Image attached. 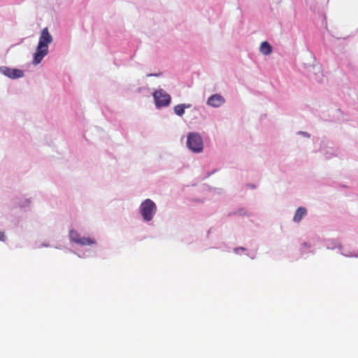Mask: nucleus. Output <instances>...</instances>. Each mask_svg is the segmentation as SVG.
Segmentation results:
<instances>
[{
  "mask_svg": "<svg viewBox=\"0 0 358 358\" xmlns=\"http://www.w3.org/2000/svg\"><path fill=\"white\" fill-rule=\"evenodd\" d=\"M0 73L11 78L16 79L24 76V71L17 69H11L7 66H1Z\"/></svg>",
  "mask_w": 358,
  "mask_h": 358,
  "instance_id": "5",
  "label": "nucleus"
},
{
  "mask_svg": "<svg viewBox=\"0 0 358 358\" xmlns=\"http://www.w3.org/2000/svg\"><path fill=\"white\" fill-rule=\"evenodd\" d=\"M95 243H96V241L92 238H87V237H80L78 244L81 245H93Z\"/></svg>",
  "mask_w": 358,
  "mask_h": 358,
  "instance_id": "9",
  "label": "nucleus"
},
{
  "mask_svg": "<svg viewBox=\"0 0 358 358\" xmlns=\"http://www.w3.org/2000/svg\"><path fill=\"white\" fill-rule=\"evenodd\" d=\"M187 145L194 152H200L203 150V141L201 136L196 133H190L187 136Z\"/></svg>",
  "mask_w": 358,
  "mask_h": 358,
  "instance_id": "3",
  "label": "nucleus"
},
{
  "mask_svg": "<svg viewBox=\"0 0 358 358\" xmlns=\"http://www.w3.org/2000/svg\"><path fill=\"white\" fill-rule=\"evenodd\" d=\"M52 38L48 28H44L41 34L36 52L34 57V63L38 64L48 52V45L52 43Z\"/></svg>",
  "mask_w": 358,
  "mask_h": 358,
  "instance_id": "1",
  "label": "nucleus"
},
{
  "mask_svg": "<svg viewBox=\"0 0 358 358\" xmlns=\"http://www.w3.org/2000/svg\"><path fill=\"white\" fill-rule=\"evenodd\" d=\"M140 211L143 220L149 222L153 218L157 211V206L152 200L147 199L142 202Z\"/></svg>",
  "mask_w": 358,
  "mask_h": 358,
  "instance_id": "2",
  "label": "nucleus"
},
{
  "mask_svg": "<svg viewBox=\"0 0 358 358\" xmlns=\"http://www.w3.org/2000/svg\"><path fill=\"white\" fill-rule=\"evenodd\" d=\"M307 210L303 207H299L295 212L293 220L295 222H299L301 219L306 215Z\"/></svg>",
  "mask_w": 358,
  "mask_h": 358,
  "instance_id": "7",
  "label": "nucleus"
},
{
  "mask_svg": "<svg viewBox=\"0 0 358 358\" xmlns=\"http://www.w3.org/2000/svg\"><path fill=\"white\" fill-rule=\"evenodd\" d=\"M5 240V235L3 231H0V241H3Z\"/></svg>",
  "mask_w": 358,
  "mask_h": 358,
  "instance_id": "12",
  "label": "nucleus"
},
{
  "mask_svg": "<svg viewBox=\"0 0 358 358\" xmlns=\"http://www.w3.org/2000/svg\"><path fill=\"white\" fill-rule=\"evenodd\" d=\"M224 101V99L220 94H216L208 99L207 104L212 107L217 108L222 106Z\"/></svg>",
  "mask_w": 358,
  "mask_h": 358,
  "instance_id": "6",
  "label": "nucleus"
},
{
  "mask_svg": "<svg viewBox=\"0 0 358 358\" xmlns=\"http://www.w3.org/2000/svg\"><path fill=\"white\" fill-rule=\"evenodd\" d=\"M69 237L71 241L78 243L80 238V234L75 230H71L69 233Z\"/></svg>",
  "mask_w": 358,
  "mask_h": 358,
  "instance_id": "11",
  "label": "nucleus"
},
{
  "mask_svg": "<svg viewBox=\"0 0 358 358\" xmlns=\"http://www.w3.org/2000/svg\"><path fill=\"white\" fill-rule=\"evenodd\" d=\"M153 97L157 108L167 106L170 104L171 96L163 90L155 91L153 93Z\"/></svg>",
  "mask_w": 358,
  "mask_h": 358,
  "instance_id": "4",
  "label": "nucleus"
},
{
  "mask_svg": "<svg viewBox=\"0 0 358 358\" xmlns=\"http://www.w3.org/2000/svg\"><path fill=\"white\" fill-rule=\"evenodd\" d=\"M259 49L260 52L264 55H268L271 54L272 52V48L271 45L266 41H264L262 43Z\"/></svg>",
  "mask_w": 358,
  "mask_h": 358,
  "instance_id": "8",
  "label": "nucleus"
},
{
  "mask_svg": "<svg viewBox=\"0 0 358 358\" xmlns=\"http://www.w3.org/2000/svg\"><path fill=\"white\" fill-rule=\"evenodd\" d=\"M189 106L185 104L177 105L174 107V112L177 115L182 116L185 113V109Z\"/></svg>",
  "mask_w": 358,
  "mask_h": 358,
  "instance_id": "10",
  "label": "nucleus"
}]
</instances>
